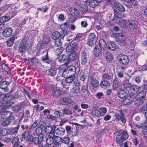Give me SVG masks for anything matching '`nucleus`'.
<instances>
[{"mask_svg": "<svg viewBox=\"0 0 147 147\" xmlns=\"http://www.w3.org/2000/svg\"><path fill=\"white\" fill-rule=\"evenodd\" d=\"M67 59L68 57L66 55L64 54L59 56L58 58L59 61L61 62L66 63L67 61Z\"/></svg>", "mask_w": 147, "mask_h": 147, "instance_id": "31", "label": "nucleus"}, {"mask_svg": "<svg viewBox=\"0 0 147 147\" xmlns=\"http://www.w3.org/2000/svg\"><path fill=\"white\" fill-rule=\"evenodd\" d=\"M70 138L68 137H64L63 140V142L67 144H68L69 142Z\"/></svg>", "mask_w": 147, "mask_h": 147, "instance_id": "63", "label": "nucleus"}, {"mask_svg": "<svg viewBox=\"0 0 147 147\" xmlns=\"http://www.w3.org/2000/svg\"><path fill=\"white\" fill-rule=\"evenodd\" d=\"M62 111L63 116L64 115H69L71 114V111L68 109H63Z\"/></svg>", "mask_w": 147, "mask_h": 147, "instance_id": "53", "label": "nucleus"}, {"mask_svg": "<svg viewBox=\"0 0 147 147\" xmlns=\"http://www.w3.org/2000/svg\"><path fill=\"white\" fill-rule=\"evenodd\" d=\"M13 113L10 111H7L2 114L4 116V117H1V123L3 126L8 125L13 122L15 119Z\"/></svg>", "mask_w": 147, "mask_h": 147, "instance_id": "1", "label": "nucleus"}, {"mask_svg": "<svg viewBox=\"0 0 147 147\" xmlns=\"http://www.w3.org/2000/svg\"><path fill=\"white\" fill-rule=\"evenodd\" d=\"M41 59L42 61L47 64H49L52 62V59L49 57V56L48 51L46 52V54L42 57Z\"/></svg>", "mask_w": 147, "mask_h": 147, "instance_id": "15", "label": "nucleus"}, {"mask_svg": "<svg viewBox=\"0 0 147 147\" xmlns=\"http://www.w3.org/2000/svg\"><path fill=\"white\" fill-rule=\"evenodd\" d=\"M1 134L0 135H6L9 134V129L7 128L0 129Z\"/></svg>", "mask_w": 147, "mask_h": 147, "instance_id": "41", "label": "nucleus"}, {"mask_svg": "<svg viewBox=\"0 0 147 147\" xmlns=\"http://www.w3.org/2000/svg\"><path fill=\"white\" fill-rule=\"evenodd\" d=\"M141 87L140 86L136 85H134L131 87V92L133 94H135L138 92L140 90Z\"/></svg>", "mask_w": 147, "mask_h": 147, "instance_id": "26", "label": "nucleus"}, {"mask_svg": "<svg viewBox=\"0 0 147 147\" xmlns=\"http://www.w3.org/2000/svg\"><path fill=\"white\" fill-rule=\"evenodd\" d=\"M55 117L57 118H58L60 117H62L63 116V114L61 112L59 111H55L54 113Z\"/></svg>", "mask_w": 147, "mask_h": 147, "instance_id": "55", "label": "nucleus"}, {"mask_svg": "<svg viewBox=\"0 0 147 147\" xmlns=\"http://www.w3.org/2000/svg\"><path fill=\"white\" fill-rule=\"evenodd\" d=\"M67 69L69 71V75L75 76L76 72V68L74 66H69L67 67Z\"/></svg>", "mask_w": 147, "mask_h": 147, "instance_id": "21", "label": "nucleus"}, {"mask_svg": "<svg viewBox=\"0 0 147 147\" xmlns=\"http://www.w3.org/2000/svg\"><path fill=\"white\" fill-rule=\"evenodd\" d=\"M13 30L11 28H8L5 29L2 32V34L5 37L10 36L12 34Z\"/></svg>", "mask_w": 147, "mask_h": 147, "instance_id": "16", "label": "nucleus"}, {"mask_svg": "<svg viewBox=\"0 0 147 147\" xmlns=\"http://www.w3.org/2000/svg\"><path fill=\"white\" fill-rule=\"evenodd\" d=\"M56 68L52 67L47 71L48 75L51 76H54L57 74Z\"/></svg>", "mask_w": 147, "mask_h": 147, "instance_id": "22", "label": "nucleus"}, {"mask_svg": "<svg viewBox=\"0 0 147 147\" xmlns=\"http://www.w3.org/2000/svg\"><path fill=\"white\" fill-rule=\"evenodd\" d=\"M20 126V124L18 123L15 127L13 128L11 130L12 133L13 134L17 133Z\"/></svg>", "mask_w": 147, "mask_h": 147, "instance_id": "46", "label": "nucleus"}, {"mask_svg": "<svg viewBox=\"0 0 147 147\" xmlns=\"http://www.w3.org/2000/svg\"><path fill=\"white\" fill-rule=\"evenodd\" d=\"M135 22L134 21H128L123 19H121L118 22V23L122 28L125 27L127 29L131 30L134 29L135 28L136 26Z\"/></svg>", "mask_w": 147, "mask_h": 147, "instance_id": "2", "label": "nucleus"}, {"mask_svg": "<svg viewBox=\"0 0 147 147\" xmlns=\"http://www.w3.org/2000/svg\"><path fill=\"white\" fill-rule=\"evenodd\" d=\"M83 36V34L82 33H78L76 34V36L74 37V40L79 41L80 38Z\"/></svg>", "mask_w": 147, "mask_h": 147, "instance_id": "59", "label": "nucleus"}, {"mask_svg": "<svg viewBox=\"0 0 147 147\" xmlns=\"http://www.w3.org/2000/svg\"><path fill=\"white\" fill-rule=\"evenodd\" d=\"M9 98L10 95L9 94L7 93L4 95L3 98V100L4 101H5L6 103H7L10 100Z\"/></svg>", "mask_w": 147, "mask_h": 147, "instance_id": "51", "label": "nucleus"}, {"mask_svg": "<svg viewBox=\"0 0 147 147\" xmlns=\"http://www.w3.org/2000/svg\"><path fill=\"white\" fill-rule=\"evenodd\" d=\"M145 91L142 90L136 96V98L144 99V98L146 96Z\"/></svg>", "mask_w": 147, "mask_h": 147, "instance_id": "25", "label": "nucleus"}, {"mask_svg": "<svg viewBox=\"0 0 147 147\" xmlns=\"http://www.w3.org/2000/svg\"><path fill=\"white\" fill-rule=\"evenodd\" d=\"M133 101L132 98L130 97H128L127 98H125L123 99V102L124 105H127L130 104Z\"/></svg>", "mask_w": 147, "mask_h": 147, "instance_id": "35", "label": "nucleus"}, {"mask_svg": "<svg viewBox=\"0 0 147 147\" xmlns=\"http://www.w3.org/2000/svg\"><path fill=\"white\" fill-rule=\"evenodd\" d=\"M101 39L100 40L98 43L95 45L94 50L97 51H101Z\"/></svg>", "mask_w": 147, "mask_h": 147, "instance_id": "49", "label": "nucleus"}, {"mask_svg": "<svg viewBox=\"0 0 147 147\" xmlns=\"http://www.w3.org/2000/svg\"><path fill=\"white\" fill-rule=\"evenodd\" d=\"M36 121L38 122V127H40L42 128L44 127L45 125V122L41 119H38L36 120Z\"/></svg>", "mask_w": 147, "mask_h": 147, "instance_id": "37", "label": "nucleus"}, {"mask_svg": "<svg viewBox=\"0 0 147 147\" xmlns=\"http://www.w3.org/2000/svg\"><path fill=\"white\" fill-rule=\"evenodd\" d=\"M28 143L29 144L33 143L35 145H38L39 144H40V143L38 137H34L32 135Z\"/></svg>", "mask_w": 147, "mask_h": 147, "instance_id": "17", "label": "nucleus"}, {"mask_svg": "<svg viewBox=\"0 0 147 147\" xmlns=\"http://www.w3.org/2000/svg\"><path fill=\"white\" fill-rule=\"evenodd\" d=\"M144 102V99L136 98V100L135 101L134 104L135 105L138 106L139 105L142 104Z\"/></svg>", "mask_w": 147, "mask_h": 147, "instance_id": "48", "label": "nucleus"}, {"mask_svg": "<svg viewBox=\"0 0 147 147\" xmlns=\"http://www.w3.org/2000/svg\"><path fill=\"white\" fill-rule=\"evenodd\" d=\"M115 140L118 144H121L124 141L126 140L128 138L127 132L124 130H121V132L117 133L115 136Z\"/></svg>", "mask_w": 147, "mask_h": 147, "instance_id": "3", "label": "nucleus"}, {"mask_svg": "<svg viewBox=\"0 0 147 147\" xmlns=\"http://www.w3.org/2000/svg\"><path fill=\"white\" fill-rule=\"evenodd\" d=\"M80 61L82 65H85L87 62L88 58L87 54L85 51H83L81 52Z\"/></svg>", "mask_w": 147, "mask_h": 147, "instance_id": "12", "label": "nucleus"}, {"mask_svg": "<svg viewBox=\"0 0 147 147\" xmlns=\"http://www.w3.org/2000/svg\"><path fill=\"white\" fill-rule=\"evenodd\" d=\"M32 136V135H30V132L28 130L24 131L21 134L22 140L25 141L28 143Z\"/></svg>", "mask_w": 147, "mask_h": 147, "instance_id": "9", "label": "nucleus"}, {"mask_svg": "<svg viewBox=\"0 0 147 147\" xmlns=\"http://www.w3.org/2000/svg\"><path fill=\"white\" fill-rule=\"evenodd\" d=\"M125 39V37L122 34H117L116 37V41L120 42H123L124 41Z\"/></svg>", "mask_w": 147, "mask_h": 147, "instance_id": "24", "label": "nucleus"}, {"mask_svg": "<svg viewBox=\"0 0 147 147\" xmlns=\"http://www.w3.org/2000/svg\"><path fill=\"white\" fill-rule=\"evenodd\" d=\"M15 39L14 36L11 37L7 41V44L8 46L11 47L13 45Z\"/></svg>", "mask_w": 147, "mask_h": 147, "instance_id": "33", "label": "nucleus"}, {"mask_svg": "<svg viewBox=\"0 0 147 147\" xmlns=\"http://www.w3.org/2000/svg\"><path fill=\"white\" fill-rule=\"evenodd\" d=\"M126 95V93L124 90H121L119 91L118 96L120 98H123Z\"/></svg>", "mask_w": 147, "mask_h": 147, "instance_id": "43", "label": "nucleus"}, {"mask_svg": "<svg viewBox=\"0 0 147 147\" xmlns=\"http://www.w3.org/2000/svg\"><path fill=\"white\" fill-rule=\"evenodd\" d=\"M140 112L147 111V104H144L140 109Z\"/></svg>", "mask_w": 147, "mask_h": 147, "instance_id": "64", "label": "nucleus"}, {"mask_svg": "<svg viewBox=\"0 0 147 147\" xmlns=\"http://www.w3.org/2000/svg\"><path fill=\"white\" fill-rule=\"evenodd\" d=\"M64 49L62 47H60L57 48L56 51V52L57 55H60L63 52Z\"/></svg>", "mask_w": 147, "mask_h": 147, "instance_id": "56", "label": "nucleus"}, {"mask_svg": "<svg viewBox=\"0 0 147 147\" xmlns=\"http://www.w3.org/2000/svg\"><path fill=\"white\" fill-rule=\"evenodd\" d=\"M80 88L74 87L70 89V92L72 94H76L80 92Z\"/></svg>", "mask_w": 147, "mask_h": 147, "instance_id": "39", "label": "nucleus"}, {"mask_svg": "<svg viewBox=\"0 0 147 147\" xmlns=\"http://www.w3.org/2000/svg\"><path fill=\"white\" fill-rule=\"evenodd\" d=\"M106 59L107 61H110L113 59V56L111 53H106Z\"/></svg>", "mask_w": 147, "mask_h": 147, "instance_id": "50", "label": "nucleus"}, {"mask_svg": "<svg viewBox=\"0 0 147 147\" xmlns=\"http://www.w3.org/2000/svg\"><path fill=\"white\" fill-rule=\"evenodd\" d=\"M19 140V138L17 136L14 137L12 139L11 142L12 143L14 144L18 143V141Z\"/></svg>", "mask_w": 147, "mask_h": 147, "instance_id": "62", "label": "nucleus"}, {"mask_svg": "<svg viewBox=\"0 0 147 147\" xmlns=\"http://www.w3.org/2000/svg\"><path fill=\"white\" fill-rule=\"evenodd\" d=\"M115 116V120L117 121L121 120L123 123H125L126 121L124 115L121 110H120L118 112L116 113Z\"/></svg>", "mask_w": 147, "mask_h": 147, "instance_id": "7", "label": "nucleus"}, {"mask_svg": "<svg viewBox=\"0 0 147 147\" xmlns=\"http://www.w3.org/2000/svg\"><path fill=\"white\" fill-rule=\"evenodd\" d=\"M108 47L109 49L112 51H114L117 49L116 45L113 42H111L108 44Z\"/></svg>", "mask_w": 147, "mask_h": 147, "instance_id": "36", "label": "nucleus"}, {"mask_svg": "<svg viewBox=\"0 0 147 147\" xmlns=\"http://www.w3.org/2000/svg\"><path fill=\"white\" fill-rule=\"evenodd\" d=\"M142 79V76L139 75L136 77L135 79V81L137 83L139 84L140 83Z\"/></svg>", "mask_w": 147, "mask_h": 147, "instance_id": "61", "label": "nucleus"}, {"mask_svg": "<svg viewBox=\"0 0 147 147\" xmlns=\"http://www.w3.org/2000/svg\"><path fill=\"white\" fill-rule=\"evenodd\" d=\"M121 80L117 78H115L113 82V87L114 89H116L120 87L121 85Z\"/></svg>", "mask_w": 147, "mask_h": 147, "instance_id": "23", "label": "nucleus"}, {"mask_svg": "<svg viewBox=\"0 0 147 147\" xmlns=\"http://www.w3.org/2000/svg\"><path fill=\"white\" fill-rule=\"evenodd\" d=\"M10 82L7 81L5 80L1 82L0 83V88L4 90L5 92H7L9 91V89L7 88L9 85Z\"/></svg>", "mask_w": 147, "mask_h": 147, "instance_id": "13", "label": "nucleus"}, {"mask_svg": "<svg viewBox=\"0 0 147 147\" xmlns=\"http://www.w3.org/2000/svg\"><path fill=\"white\" fill-rule=\"evenodd\" d=\"M114 6L115 7L119 10V11L123 12L125 11V8L121 4L116 2L114 3Z\"/></svg>", "mask_w": 147, "mask_h": 147, "instance_id": "27", "label": "nucleus"}, {"mask_svg": "<svg viewBox=\"0 0 147 147\" xmlns=\"http://www.w3.org/2000/svg\"><path fill=\"white\" fill-rule=\"evenodd\" d=\"M26 48L27 47L26 44H23L21 45L19 47L18 51L19 52L22 53H25Z\"/></svg>", "mask_w": 147, "mask_h": 147, "instance_id": "34", "label": "nucleus"}, {"mask_svg": "<svg viewBox=\"0 0 147 147\" xmlns=\"http://www.w3.org/2000/svg\"><path fill=\"white\" fill-rule=\"evenodd\" d=\"M99 84V82L97 80L92 78L90 82V84L89 86V88L90 90L94 89L97 87Z\"/></svg>", "mask_w": 147, "mask_h": 147, "instance_id": "19", "label": "nucleus"}, {"mask_svg": "<svg viewBox=\"0 0 147 147\" xmlns=\"http://www.w3.org/2000/svg\"><path fill=\"white\" fill-rule=\"evenodd\" d=\"M54 142L53 138L49 136L47 138L46 140V142L47 144L51 145Z\"/></svg>", "mask_w": 147, "mask_h": 147, "instance_id": "44", "label": "nucleus"}, {"mask_svg": "<svg viewBox=\"0 0 147 147\" xmlns=\"http://www.w3.org/2000/svg\"><path fill=\"white\" fill-rule=\"evenodd\" d=\"M10 19V17L8 16H3L0 17V26L8 21Z\"/></svg>", "mask_w": 147, "mask_h": 147, "instance_id": "28", "label": "nucleus"}, {"mask_svg": "<svg viewBox=\"0 0 147 147\" xmlns=\"http://www.w3.org/2000/svg\"><path fill=\"white\" fill-rule=\"evenodd\" d=\"M67 33V31L65 30H63L61 32L57 31L53 32L52 34L51 38L53 39L60 38L63 39Z\"/></svg>", "mask_w": 147, "mask_h": 147, "instance_id": "5", "label": "nucleus"}, {"mask_svg": "<svg viewBox=\"0 0 147 147\" xmlns=\"http://www.w3.org/2000/svg\"><path fill=\"white\" fill-rule=\"evenodd\" d=\"M55 134L57 135L63 136L65 132V129L62 127H59L55 129Z\"/></svg>", "mask_w": 147, "mask_h": 147, "instance_id": "20", "label": "nucleus"}, {"mask_svg": "<svg viewBox=\"0 0 147 147\" xmlns=\"http://www.w3.org/2000/svg\"><path fill=\"white\" fill-rule=\"evenodd\" d=\"M88 24L87 23V21L86 20H84V21L81 22V25L82 27L83 28H86L88 25Z\"/></svg>", "mask_w": 147, "mask_h": 147, "instance_id": "58", "label": "nucleus"}, {"mask_svg": "<svg viewBox=\"0 0 147 147\" xmlns=\"http://www.w3.org/2000/svg\"><path fill=\"white\" fill-rule=\"evenodd\" d=\"M54 40L55 45V46L60 47L62 45V42L61 39L57 38Z\"/></svg>", "mask_w": 147, "mask_h": 147, "instance_id": "42", "label": "nucleus"}, {"mask_svg": "<svg viewBox=\"0 0 147 147\" xmlns=\"http://www.w3.org/2000/svg\"><path fill=\"white\" fill-rule=\"evenodd\" d=\"M79 77L80 80L82 81H84L87 77L84 72L82 70L81 71L80 73Z\"/></svg>", "mask_w": 147, "mask_h": 147, "instance_id": "40", "label": "nucleus"}, {"mask_svg": "<svg viewBox=\"0 0 147 147\" xmlns=\"http://www.w3.org/2000/svg\"><path fill=\"white\" fill-rule=\"evenodd\" d=\"M69 43L73 48L74 50H76L77 48L78 47V42L77 41H72Z\"/></svg>", "mask_w": 147, "mask_h": 147, "instance_id": "47", "label": "nucleus"}, {"mask_svg": "<svg viewBox=\"0 0 147 147\" xmlns=\"http://www.w3.org/2000/svg\"><path fill=\"white\" fill-rule=\"evenodd\" d=\"M77 52L75 51H73L70 53L69 57H68L67 61L64 63V65L65 66H67L71 61H73L76 60L77 58Z\"/></svg>", "mask_w": 147, "mask_h": 147, "instance_id": "8", "label": "nucleus"}, {"mask_svg": "<svg viewBox=\"0 0 147 147\" xmlns=\"http://www.w3.org/2000/svg\"><path fill=\"white\" fill-rule=\"evenodd\" d=\"M69 11L71 16V17H70V20L72 22H74L76 20V17H78L79 12L78 9L74 7L70 8Z\"/></svg>", "mask_w": 147, "mask_h": 147, "instance_id": "6", "label": "nucleus"}, {"mask_svg": "<svg viewBox=\"0 0 147 147\" xmlns=\"http://www.w3.org/2000/svg\"><path fill=\"white\" fill-rule=\"evenodd\" d=\"M21 109L20 106L16 105L13 107L12 109L14 112L18 113Z\"/></svg>", "mask_w": 147, "mask_h": 147, "instance_id": "52", "label": "nucleus"}, {"mask_svg": "<svg viewBox=\"0 0 147 147\" xmlns=\"http://www.w3.org/2000/svg\"><path fill=\"white\" fill-rule=\"evenodd\" d=\"M66 50L67 52H71L72 51H74V50L73 49V48L72 47L71 45L69 43V45H67L66 48Z\"/></svg>", "mask_w": 147, "mask_h": 147, "instance_id": "54", "label": "nucleus"}, {"mask_svg": "<svg viewBox=\"0 0 147 147\" xmlns=\"http://www.w3.org/2000/svg\"><path fill=\"white\" fill-rule=\"evenodd\" d=\"M56 126L54 125H47L45 128V131L47 134H52L53 135L55 134V129Z\"/></svg>", "mask_w": 147, "mask_h": 147, "instance_id": "10", "label": "nucleus"}, {"mask_svg": "<svg viewBox=\"0 0 147 147\" xmlns=\"http://www.w3.org/2000/svg\"><path fill=\"white\" fill-rule=\"evenodd\" d=\"M59 102L61 104L67 105L72 103L73 101L70 98L63 97L60 99Z\"/></svg>", "mask_w": 147, "mask_h": 147, "instance_id": "11", "label": "nucleus"}, {"mask_svg": "<svg viewBox=\"0 0 147 147\" xmlns=\"http://www.w3.org/2000/svg\"><path fill=\"white\" fill-rule=\"evenodd\" d=\"M65 78V81L66 82L68 83H71L75 78V76L69 75Z\"/></svg>", "mask_w": 147, "mask_h": 147, "instance_id": "38", "label": "nucleus"}, {"mask_svg": "<svg viewBox=\"0 0 147 147\" xmlns=\"http://www.w3.org/2000/svg\"><path fill=\"white\" fill-rule=\"evenodd\" d=\"M119 59L120 63L123 64H127L129 62V59L127 55H121Z\"/></svg>", "mask_w": 147, "mask_h": 147, "instance_id": "14", "label": "nucleus"}, {"mask_svg": "<svg viewBox=\"0 0 147 147\" xmlns=\"http://www.w3.org/2000/svg\"><path fill=\"white\" fill-rule=\"evenodd\" d=\"M60 71L62 72V73L59 74V75H62L64 78H66L69 76V71L67 69V67L63 70H61Z\"/></svg>", "mask_w": 147, "mask_h": 147, "instance_id": "30", "label": "nucleus"}, {"mask_svg": "<svg viewBox=\"0 0 147 147\" xmlns=\"http://www.w3.org/2000/svg\"><path fill=\"white\" fill-rule=\"evenodd\" d=\"M42 128L40 127H37L36 128L35 130L36 134L37 135H38L41 134L43 133L42 132Z\"/></svg>", "mask_w": 147, "mask_h": 147, "instance_id": "57", "label": "nucleus"}, {"mask_svg": "<svg viewBox=\"0 0 147 147\" xmlns=\"http://www.w3.org/2000/svg\"><path fill=\"white\" fill-rule=\"evenodd\" d=\"M89 4L90 6L93 8H94L98 5L97 3L94 0H91L89 2Z\"/></svg>", "mask_w": 147, "mask_h": 147, "instance_id": "45", "label": "nucleus"}, {"mask_svg": "<svg viewBox=\"0 0 147 147\" xmlns=\"http://www.w3.org/2000/svg\"><path fill=\"white\" fill-rule=\"evenodd\" d=\"M38 136V137L39 139L40 143L43 141L44 138L45 137V135L44 133H43Z\"/></svg>", "mask_w": 147, "mask_h": 147, "instance_id": "60", "label": "nucleus"}, {"mask_svg": "<svg viewBox=\"0 0 147 147\" xmlns=\"http://www.w3.org/2000/svg\"><path fill=\"white\" fill-rule=\"evenodd\" d=\"M2 69L7 72V74L10 75L11 74L10 68L7 65L5 64H3L2 65Z\"/></svg>", "mask_w": 147, "mask_h": 147, "instance_id": "32", "label": "nucleus"}, {"mask_svg": "<svg viewBox=\"0 0 147 147\" xmlns=\"http://www.w3.org/2000/svg\"><path fill=\"white\" fill-rule=\"evenodd\" d=\"M52 92L54 97L58 96L63 94V92L62 90L57 88L53 89L52 90Z\"/></svg>", "mask_w": 147, "mask_h": 147, "instance_id": "18", "label": "nucleus"}, {"mask_svg": "<svg viewBox=\"0 0 147 147\" xmlns=\"http://www.w3.org/2000/svg\"><path fill=\"white\" fill-rule=\"evenodd\" d=\"M97 37L93 33H90L89 35L86 42V43L89 47H92L97 41Z\"/></svg>", "mask_w": 147, "mask_h": 147, "instance_id": "4", "label": "nucleus"}, {"mask_svg": "<svg viewBox=\"0 0 147 147\" xmlns=\"http://www.w3.org/2000/svg\"><path fill=\"white\" fill-rule=\"evenodd\" d=\"M50 42V37L47 35H45L43 37L42 43L44 44H48Z\"/></svg>", "mask_w": 147, "mask_h": 147, "instance_id": "29", "label": "nucleus"}]
</instances>
